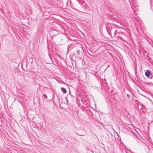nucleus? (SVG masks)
Segmentation results:
<instances>
[{
  "label": "nucleus",
  "instance_id": "6e6552de",
  "mask_svg": "<svg viewBox=\"0 0 153 153\" xmlns=\"http://www.w3.org/2000/svg\"><path fill=\"white\" fill-rule=\"evenodd\" d=\"M116 31H117V30H116L115 31V33H116Z\"/></svg>",
  "mask_w": 153,
  "mask_h": 153
},
{
  "label": "nucleus",
  "instance_id": "f257e3e1",
  "mask_svg": "<svg viewBox=\"0 0 153 153\" xmlns=\"http://www.w3.org/2000/svg\"><path fill=\"white\" fill-rule=\"evenodd\" d=\"M106 102L112 107H115L116 105V99L114 97H111L110 98H108L106 100Z\"/></svg>",
  "mask_w": 153,
  "mask_h": 153
},
{
  "label": "nucleus",
  "instance_id": "423d86ee",
  "mask_svg": "<svg viewBox=\"0 0 153 153\" xmlns=\"http://www.w3.org/2000/svg\"><path fill=\"white\" fill-rule=\"evenodd\" d=\"M76 52L78 54H80V51L79 50H78L76 51Z\"/></svg>",
  "mask_w": 153,
  "mask_h": 153
},
{
  "label": "nucleus",
  "instance_id": "20e7f679",
  "mask_svg": "<svg viewBox=\"0 0 153 153\" xmlns=\"http://www.w3.org/2000/svg\"><path fill=\"white\" fill-rule=\"evenodd\" d=\"M122 151L123 153H127L126 149L125 148L123 149Z\"/></svg>",
  "mask_w": 153,
  "mask_h": 153
},
{
  "label": "nucleus",
  "instance_id": "7ed1b4c3",
  "mask_svg": "<svg viewBox=\"0 0 153 153\" xmlns=\"http://www.w3.org/2000/svg\"><path fill=\"white\" fill-rule=\"evenodd\" d=\"M61 90H62V91L64 93H66V92H67L66 90V89L65 88H62Z\"/></svg>",
  "mask_w": 153,
  "mask_h": 153
},
{
  "label": "nucleus",
  "instance_id": "f03ea898",
  "mask_svg": "<svg viewBox=\"0 0 153 153\" xmlns=\"http://www.w3.org/2000/svg\"><path fill=\"white\" fill-rule=\"evenodd\" d=\"M145 75L148 78L152 79L153 77V75L151 71H149V70L146 71V72L145 73Z\"/></svg>",
  "mask_w": 153,
  "mask_h": 153
},
{
  "label": "nucleus",
  "instance_id": "0eeeda50",
  "mask_svg": "<svg viewBox=\"0 0 153 153\" xmlns=\"http://www.w3.org/2000/svg\"><path fill=\"white\" fill-rule=\"evenodd\" d=\"M127 96L128 97V98H130V95H129V94H127Z\"/></svg>",
  "mask_w": 153,
  "mask_h": 153
},
{
  "label": "nucleus",
  "instance_id": "39448f33",
  "mask_svg": "<svg viewBox=\"0 0 153 153\" xmlns=\"http://www.w3.org/2000/svg\"><path fill=\"white\" fill-rule=\"evenodd\" d=\"M43 96L44 97L45 99H47V96L46 95V94H43Z\"/></svg>",
  "mask_w": 153,
  "mask_h": 153
}]
</instances>
